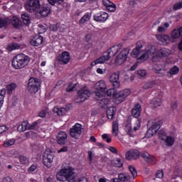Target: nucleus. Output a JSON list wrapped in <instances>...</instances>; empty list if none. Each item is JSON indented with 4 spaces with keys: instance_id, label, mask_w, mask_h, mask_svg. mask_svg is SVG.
Masks as SVG:
<instances>
[{
    "instance_id": "nucleus-1",
    "label": "nucleus",
    "mask_w": 182,
    "mask_h": 182,
    "mask_svg": "<svg viewBox=\"0 0 182 182\" xmlns=\"http://www.w3.org/2000/svg\"><path fill=\"white\" fill-rule=\"evenodd\" d=\"M156 52V50L154 48H148L145 50H141L140 47H136V48H134L132 50V52L131 53V56L132 58H136L137 62L139 63H141V62H145V60H147L149 58L151 57V54L154 53Z\"/></svg>"
},
{
    "instance_id": "nucleus-2",
    "label": "nucleus",
    "mask_w": 182,
    "mask_h": 182,
    "mask_svg": "<svg viewBox=\"0 0 182 182\" xmlns=\"http://www.w3.org/2000/svg\"><path fill=\"white\" fill-rule=\"evenodd\" d=\"M58 181H68V182H79L76 181V176L75 175L74 169L72 166H65L60 169L56 175Z\"/></svg>"
},
{
    "instance_id": "nucleus-3",
    "label": "nucleus",
    "mask_w": 182,
    "mask_h": 182,
    "mask_svg": "<svg viewBox=\"0 0 182 182\" xmlns=\"http://www.w3.org/2000/svg\"><path fill=\"white\" fill-rule=\"evenodd\" d=\"M31 62V58L23 53L18 54L16 55L12 61L11 66L14 69H23L26 68L29 63Z\"/></svg>"
},
{
    "instance_id": "nucleus-4",
    "label": "nucleus",
    "mask_w": 182,
    "mask_h": 182,
    "mask_svg": "<svg viewBox=\"0 0 182 182\" xmlns=\"http://www.w3.org/2000/svg\"><path fill=\"white\" fill-rule=\"evenodd\" d=\"M151 48H154L155 50V52L151 54L152 62H160L162 58H167V56L171 55V50L168 48H161L160 50H158L154 46H151Z\"/></svg>"
},
{
    "instance_id": "nucleus-5",
    "label": "nucleus",
    "mask_w": 182,
    "mask_h": 182,
    "mask_svg": "<svg viewBox=\"0 0 182 182\" xmlns=\"http://www.w3.org/2000/svg\"><path fill=\"white\" fill-rule=\"evenodd\" d=\"M148 126L149 129L147 130L146 136V137H151L157 134V132L161 126V122L157 119H151L148 122Z\"/></svg>"
},
{
    "instance_id": "nucleus-6",
    "label": "nucleus",
    "mask_w": 182,
    "mask_h": 182,
    "mask_svg": "<svg viewBox=\"0 0 182 182\" xmlns=\"http://www.w3.org/2000/svg\"><path fill=\"white\" fill-rule=\"evenodd\" d=\"M154 72L160 76H166L168 74V65L166 63H159L154 65Z\"/></svg>"
},
{
    "instance_id": "nucleus-7",
    "label": "nucleus",
    "mask_w": 182,
    "mask_h": 182,
    "mask_svg": "<svg viewBox=\"0 0 182 182\" xmlns=\"http://www.w3.org/2000/svg\"><path fill=\"white\" fill-rule=\"evenodd\" d=\"M28 90L31 95H35L39 90L41 82L38 78L31 77L28 80Z\"/></svg>"
},
{
    "instance_id": "nucleus-8",
    "label": "nucleus",
    "mask_w": 182,
    "mask_h": 182,
    "mask_svg": "<svg viewBox=\"0 0 182 182\" xmlns=\"http://www.w3.org/2000/svg\"><path fill=\"white\" fill-rule=\"evenodd\" d=\"M94 89L97 90V92H95V95L98 97H103V95H105V92L106 91V89H107L106 82H105L104 80H100L97 82V83H95Z\"/></svg>"
},
{
    "instance_id": "nucleus-9",
    "label": "nucleus",
    "mask_w": 182,
    "mask_h": 182,
    "mask_svg": "<svg viewBox=\"0 0 182 182\" xmlns=\"http://www.w3.org/2000/svg\"><path fill=\"white\" fill-rule=\"evenodd\" d=\"M54 158L55 154L50 149H47L43 156V164L48 168L52 167Z\"/></svg>"
},
{
    "instance_id": "nucleus-10",
    "label": "nucleus",
    "mask_w": 182,
    "mask_h": 182,
    "mask_svg": "<svg viewBox=\"0 0 182 182\" xmlns=\"http://www.w3.org/2000/svg\"><path fill=\"white\" fill-rule=\"evenodd\" d=\"M90 90L87 88V87H84L82 88L77 93V102H85L90 97Z\"/></svg>"
},
{
    "instance_id": "nucleus-11",
    "label": "nucleus",
    "mask_w": 182,
    "mask_h": 182,
    "mask_svg": "<svg viewBox=\"0 0 182 182\" xmlns=\"http://www.w3.org/2000/svg\"><path fill=\"white\" fill-rule=\"evenodd\" d=\"M129 52V48H124V50H122L115 59V65H117V66L123 65L124 62H126V60L127 59Z\"/></svg>"
},
{
    "instance_id": "nucleus-12",
    "label": "nucleus",
    "mask_w": 182,
    "mask_h": 182,
    "mask_svg": "<svg viewBox=\"0 0 182 182\" xmlns=\"http://www.w3.org/2000/svg\"><path fill=\"white\" fill-rule=\"evenodd\" d=\"M26 8L29 12H35L41 8L39 0H29L26 4Z\"/></svg>"
},
{
    "instance_id": "nucleus-13",
    "label": "nucleus",
    "mask_w": 182,
    "mask_h": 182,
    "mask_svg": "<svg viewBox=\"0 0 182 182\" xmlns=\"http://www.w3.org/2000/svg\"><path fill=\"white\" fill-rule=\"evenodd\" d=\"M70 134L71 137L74 139H77L82 134V124H75L70 129Z\"/></svg>"
},
{
    "instance_id": "nucleus-14",
    "label": "nucleus",
    "mask_w": 182,
    "mask_h": 182,
    "mask_svg": "<svg viewBox=\"0 0 182 182\" xmlns=\"http://www.w3.org/2000/svg\"><path fill=\"white\" fill-rule=\"evenodd\" d=\"M119 77L120 74L119 72L114 73L111 75L109 82L112 85L114 89H119V87H120Z\"/></svg>"
},
{
    "instance_id": "nucleus-15",
    "label": "nucleus",
    "mask_w": 182,
    "mask_h": 182,
    "mask_svg": "<svg viewBox=\"0 0 182 182\" xmlns=\"http://www.w3.org/2000/svg\"><path fill=\"white\" fill-rule=\"evenodd\" d=\"M182 38V27L173 29L171 33V42H177V39Z\"/></svg>"
},
{
    "instance_id": "nucleus-16",
    "label": "nucleus",
    "mask_w": 182,
    "mask_h": 182,
    "mask_svg": "<svg viewBox=\"0 0 182 182\" xmlns=\"http://www.w3.org/2000/svg\"><path fill=\"white\" fill-rule=\"evenodd\" d=\"M131 177L129 173H120L118 175V178H114L111 179L113 182H131Z\"/></svg>"
},
{
    "instance_id": "nucleus-17",
    "label": "nucleus",
    "mask_w": 182,
    "mask_h": 182,
    "mask_svg": "<svg viewBox=\"0 0 182 182\" xmlns=\"http://www.w3.org/2000/svg\"><path fill=\"white\" fill-rule=\"evenodd\" d=\"M130 93H132V92L129 89L121 90L116 95V100L122 103L127 96H129Z\"/></svg>"
},
{
    "instance_id": "nucleus-18",
    "label": "nucleus",
    "mask_w": 182,
    "mask_h": 182,
    "mask_svg": "<svg viewBox=\"0 0 182 182\" xmlns=\"http://www.w3.org/2000/svg\"><path fill=\"white\" fill-rule=\"evenodd\" d=\"M58 60L62 65H68L70 60V54L69 52H63L61 55H58Z\"/></svg>"
},
{
    "instance_id": "nucleus-19",
    "label": "nucleus",
    "mask_w": 182,
    "mask_h": 182,
    "mask_svg": "<svg viewBox=\"0 0 182 182\" xmlns=\"http://www.w3.org/2000/svg\"><path fill=\"white\" fill-rule=\"evenodd\" d=\"M68 141V134L66 132L60 131L57 136V142L58 144H65Z\"/></svg>"
},
{
    "instance_id": "nucleus-20",
    "label": "nucleus",
    "mask_w": 182,
    "mask_h": 182,
    "mask_svg": "<svg viewBox=\"0 0 182 182\" xmlns=\"http://www.w3.org/2000/svg\"><path fill=\"white\" fill-rule=\"evenodd\" d=\"M156 38L161 42L162 45H168L171 42V37L168 35L159 34L156 35Z\"/></svg>"
},
{
    "instance_id": "nucleus-21",
    "label": "nucleus",
    "mask_w": 182,
    "mask_h": 182,
    "mask_svg": "<svg viewBox=\"0 0 182 182\" xmlns=\"http://www.w3.org/2000/svg\"><path fill=\"white\" fill-rule=\"evenodd\" d=\"M109 18L107 13L102 11L100 14L94 16V21L96 22H106Z\"/></svg>"
},
{
    "instance_id": "nucleus-22",
    "label": "nucleus",
    "mask_w": 182,
    "mask_h": 182,
    "mask_svg": "<svg viewBox=\"0 0 182 182\" xmlns=\"http://www.w3.org/2000/svg\"><path fill=\"white\" fill-rule=\"evenodd\" d=\"M140 156V152H139L138 150H132L126 154V159L127 160H136V159H139V156Z\"/></svg>"
},
{
    "instance_id": "nucleus-23",
    "label": "nucleus",
    "mask_w": 182,
    "mask_h": 182,
    "mask_svg": "<svg viewBox=\"0 0 182 182\" xmlns=\"http://www.w3.org/2000/svg\"><path fill=\"white\" fill-rule=\"evenodd\" d=\"M53 113L57 114L58 116H65L66 113L69 112V108L68 107L59 108L58 107H54L53 109Z\"/></svg>"
},
{
    "instance_id": "nucleus-24",
    "label": "nucleus",
    "mask_w": 182,
    "mask_h": 182,
    "mask_svg": "<svg viewBox=\"0 0 182 182\" xmlns=\"http://www.w3.org/2000/svg\"><path fill=\"white\" fill-rule=\"evenodd\" d=\"M142 159H144L147 163H150V164H155L156 159L153 155H150V154L147 152H143L141 154Z\"/></svg>"
},
{
    "instance_id": "nucleus-25",
    "label": "nucleus",
    "mask_w": 182,
    "mask_h": 182,
    "mask_svg": "<svg viewBox=\"0 0 182 182\" xmlns=\"http://www.w3.org/2000/svg\"><path fill=\"white\" fill-rule=\"evenodd\" d=\"M25 48L24 46H22L17 43H11L7 46V50L9 52H12V50H16L18 49H23Z\"/></svg>"
},
{
    "instance_id": "nucleus-26",
    "label": "nucleus",
    "mask_w": 182,
    "mask_h": 182,
    "mask_svg": "<svg viewBox=\"0 0 182 182\" xmlns=\"http://www.w3.org/2000/svg\"><path fill=\"white\" fill-rule=\"evenodd\" d=\"M30 43L33 46H39L40 45H42V43H43V38L41 36H36L30 41Z\"/></svg>"
},
{
    "instance_id": "nucleus-27",
    "label": "nucleus",
    "mask_w": 182,
    "mask_h": 182,
    "mask_svg": "<svg viewBox=\"0 0 182 182\" xmlns=\"http://www.w3.org/2000/svg\"><path fill=\"white\" fill-rule=\"evenodd\" d=\"M120 50V46H114L110 49L108 50L107 53H106L107 56H109V58L112 56H116L117 53Z\"/></svg>"
},
{
    "instance_id": "nucleus-28",
    "label": "nucleus",
    "mask_w": 182,
    "mask_h": 182,
    "mask_svg": "<svg viewBox=\"0 0 182 182\" xmlns=\"http://www.w3.org/2000/svg\"><path fill=\"white\" fill-rule=\"evenodd\" d=\"M140 113H141V105L139 104H136L132 111V114L134 117H139L140 116Z\"/></svg>"
},
{
    "instance_id": "nucleus-29",
    "label": "nucleus",
    "mask_w": 182,
    "mask_h": 182,
    "mask_svg": "<svg viewBox=\"0 0 182 182\" xmlns=\"http://www.w3.org/2000/svg\"><path fill=\"white\" fill-rule=\"evenodd\" d=\"M109 59H110V56L106 54L97 59L95 62L92 63V66H95V65H97L99 63H105L106 60H109Z\"/></svg>"
},
{
    "instance_id": "nucleus-30",
    "label": "nucleus",
    "mask_w": 182,
    "mask_h": 182,
    "mask_svg": "<svg viewBox=\"0 0 182 182\" xmlns=\"http://www.w3.org/2000/svg\"><path fill=\"white\" fill-rule=\"evenodd\" d=\"M11 23L16 29H19L20 28H22V21L17 17H13L11 19Z\"/></svg>"
},
{
    "instance_id": "nucleus-31",
    "label": "nucleus",
    "mask_w": 182,
    "mask_h": 182,
    "mask_svg": "<svg viewBox=\"0 0 182 182\" xmlns=\"http://www.w3.org/2000/svg\"><path fill=\"white\" fill-rule=\"evenodd\" d=\"M162 102H163V96L158 95L156 97L154 98L152 101V105H154V107H159V106H161Z\"/></svg>"
},
{
    "instance_id": "nucleus-32",
    "label": "nucleus",
    "mask_w": 182,
    "mask_h": 182,
    "mask_svg": "<svg viewBox=\"0 0 182 182\" xmlns=\"http://www.w3.org/2000/svg\"><path fill=\"white\" fill-rule=\"evenodd\" d=\"M40 15L43 16V18H46L50 14V8L48 6H43L40 9Z\"/></svg>"
},
{
    "instance_id": "nucleus-33",
    "label": "nucleus",
    "mask_w": 182,
    "mask_h": 182,
    "mask_svg": "<svg viewBox=\"0 0 182 182\" xmlns=\"http://www.w3.org/2000/svg\"><path fill=\"white\" fill-rule=\"evenodd\" d=\"M28 121H23L21 123V124L18 125V127H17L18 132H19V133H23V132H26L28 127Z\"/></svg>"
},
{
    "instance_id": "nucleus-34",
    "label": "nucleus",
    "mask_w": 182,
    "mask_h": 182,
    "mask_svg": "<svg viewBox=\"0 0 182 182\" xmlns=\"http://www.w3.org/2000/svg\"><path fill=\"white\" fill-rule=\"evenodd\" d=\"M50 31H53V32H56L57 31H59L60 32H63L65 29V25L62 24L60 26L59 25H51L50 26Z\"/></svg>"
},
{
    "instance_id": "nucleus-35",
    "label": "nucleus",
    "mask_w": 182,
    "mask_h": 182,
    "mask_svg": "<svg viewBox=\"0 0 182 182\" xmlns=\"http://www.w3.org/2000/svg\"><path fill=\"white\" fill-rule=\"evenodd\" d=\"M114 114H116V108L109 107L107 109V116L109 120H113Z\"/></svg>"
},
{
    "instance_id": "nucleus-36",
    "label": "nucleus",
    "mask_w": 182,
    "mask_h": 182,
    "mask_svg": "<svg viewBox=\"0 0 182 182\" xmlns=\"http://www.w3.org/2000/svg\"><path fill=\"white\" fill-rule=\"evenodd\" d=\"M112 134L115 137L119 136V122H117V121H114L112 122Z\"/></svg>"
},
{
    "instance_id": "nucleus-37",
    "label": "nucleus",
    "mask_w": 182,
    "mask_h": 182,
    "mask_svg": "<svg viewBox=\"0 0 182 182\" xmlns=\"http://www.w3.org/2000/svg\"><path fill=\"white\" fill-rule=\"evenodd\" d=\"M92 18V14L86 13L79 21L80 23H85V22H89Z\"/></svg>"
},
{
    "instance_id": "nucleus-38",
    "label": "nucleus",
    "mask_w": 182,
    "mask_h": 182,
    "mask_svg": "<svg viewBox=\"0 0 182 182\" xmlns=\"http://www.w3.org/2000/svg\"><path fill=\"white\" fill-rule=\"evenodd\" d=\"M18 160L21 164H23V166H28L29 164V158H28V156H19Z\"/></svg>"
},
{
    "instance_id": "nucleus-39",
    "label": "nucleus",
    "mask_w": 182,
    "mask_h": 182,
    "mask_svg": "<svg viewBox=\"0 0 182 182\" xmlns=\"http://www.w3.org/2000/svg\"><path fill=\"white\" fill-rule=\"evenodd\" d=\"M11 23L9 18H1L0 17V28L8 26Z\"/></svg>"
},
{
    "instance_id": "nucleus-40",
    "label": "nucleus",
    "mask_w": 182,
    "mask_h": 182,
    "mask_svg": "<svg viewBox=\"0 0 182 182\" xmlns=\"http://www.w3.org/2000/svg\"><path fill=\"white\" fill-rule=\"evenodd\" d=\"M22 21L24 23V25H29L31 23V17L28 14H24L21 15Z\"/></svg>"
},
{
    "instance_id": "nucleus-41",
    "label": "nucleus",
    "mask_w": 182,
    "mask_h": 182,
    "mask_svg": "<svg viewBox=\"0 0 182 182\" xmlns=\"http://www.w3.org/2000/svg\"><path fill=\"white\" fill-rule=\"evenodd\" d=\"M5 95H6V90H0V109L2 107V105H4V99H5Z\"/></svg>"
},
{
    "instance_id": "nucleus-42",
    "label": "nucleus",
    "mask_w": 182,
    "mask_h": 182,
    "mask_svg": "<svg viewBox=\"0 0 182 182\" xmlns=\"http://www.w3.org/2000/svg\"><path fill=\"white\" fill-rule=\"evenodd\" d=\"M170 26V24L168 23H164L162 25H161L158 28V32L163 33L166 32L167 31V28Z\"/></svg>"
},
{
    "instance_id": "nucleus-43",
    "label": "nucleus",
    "mask_w": 182,
    "mask_h": 182,
    "mask_svg": "<svg viewBox=\"0 0 182 182\" xmlns=\"http://www.w3.org/2000/svg\"><path fill=\"white\" fill-rule=\"evenodd\" d=\"M6 89L7 93H9V95H11L12 92L15 91V89H16V84L11 83L6 86Z\"/></svg>"
},
{
    "instance_id": "nucleus-44",
    "label": "nucleus",
    "mask_w": 182,
    "mask_h": 182,
    "mask_svg": "<svg viewBox=\"0 0 182 182\" xmlns=\"http://www.w3.org/2000/svg\"><path fill=\"white\" fill-rule=\"evenodd\" d=\"M112 166H114L115 167H123V162L119 159H116L114 161H112Z\"/></svg>"
},
{
    "instance_id": "nucleus-45",
    "label": "nucleus",
    "mask_w": 182,
    "mask_h": 182,
    "mask_svg": "<svg viewBox=\"0 0 182 182\" xmlns=\"http://www.w3.org/2000/svg\"><path fill=\"white\" fill-rule=\"evenodd\" d=\"M154 86V81H149L145 83H144L142 87L143 89L147 90V89H151Z\"/></svg>"
},
{
    "instance_id": "nucleus-46",
    "label": "nucleus",
    "mask_w": 182,
    "mask_h": 182,
    "mask_svg": "<svg viewBox=\"0 0 182 182\" xmlns=\"http://www.w3.org/2000/svg\"><path fill=\"white\" fill-rule=\"evenodd\" d=\"M129 170L131 174H132L133 178H136L137 177V171H136V168L133 166H129Z\"/></svg>"
},
{
    "instance_id": "nucleus-47",
    "label": "nucleus",
    "mask_w": 182,
    "mask_h": 182,
    "mask_svg": "<svg viewBox=\"0 0 182 182\" xmlns=\"http://www.w3.org/2000/svg\"><path fill=\"white\" fill-rule=\"evenodd\" d=\"M76 86H77V83L73 84L70 82L66 89L67 92H75L76 90Z\"/></svg>"
},
{
    "instance_id": "nucleus-48",
    "label": "nucleus",
    "mask_w": 182,
    "mask_h": 182,
    "mask_svg": "<svg viewBox=\"0 0 182 182\" xmlns=\"http://www.w3.org/2000/svg\"><path fill=\"white\" fill-rule=\"evenodd\" d=\"M164 141L166 143L167 146H173V144H174V138L166 136Z\"/></svg>"
},
{
    "instance_id": "nucleus-49",
    "label": "nucleus",
    "mask_w": 182,
    "mask_h": 182,
    "mask_svg": "<svg viewBox=\"0 0 182 182\" xmlns=\"http://www.w3.org/2000/svg\"><path fill=\"white\" fill-rule=\"evenodd\" d=\"M15 141H16L15 139H9L4 143V147H9V146H14V144H15Z\"/></svg>"
},
{
    "instance_id": "nucleus-50",
    "label": "nucleus",
    "mask_w": 182,
    "mask_h": 182,
    "mask_svg": "<svg viewBox=\"0 0 182 182\" xmlns=\"http://www.w3.org/2000/svg\"><path fill=\"white\" fill-rule=\"evenodd\" d=\"M38 124H39V122L36 121L32 124L28 126V130H38Z\"/></svg>"
},
{
    "instance_id": "nucleus-51",
    "label": "nucleus",
    "mask_w": 182,
    "mask_h": 182,
    "mask_svg": "<svg viewBox=\"0 0 182 182\" xmlns=\"http://www.w3.org/2000/svg\"><path fill=\"white\" fill-rule=\"evenodd\" d=\"M178 72H180V69H178V67L177 66H173L171 70H170V73L171 75H177V73H178Z\"/></svg>"
},
{
    "instance_id": "nucleus-52",
    "label": "nucleus",
    "mask_w": 182,
    "mask_h": 182,
    "mask_svg": "<svg viewBox=\"0 0 182 182\" xmlns=\"http://www.w3.org/2000/svg\"><path fill=\"white\" fill-rule=\"evenodd\" d=\"M101 107H106L109 105V99L104 98L100 101Z\"/></svg>"
},
{
    "instance_id": "nucleus-53",
    "label": "nucleus",
    "mask_w": 182,
    "mask_h": 182,
    "mask_svg": "<svg viewBox=\"0 0 182 182\" xmlns=\"http://www.w3.org/2000/svg\"><path fill=\"white\" fill-rule=\"evenodd\" d=\"M141 124L140 123V120L137 119L134 126V132H137V130L140 129Z\"/></svg>"
},
{
    "instance_id": "nucleus-54",
    "label": "nucleus",
    "mask_w": 182,
    "mask_h": 182,
    "mask_svg": "<svg viewBox=\"0 0 182 182\" xmlns=\"http://www.w3.org/2000/svg\"><path fill=\"white\" fill-rule=\"evenodd\" d=\"M107 9L109 11V12H114L116 11V4L111 3L107 7Z\"/></svg>"
},
{
    "instance_id": "nucleus-55",
    "label": "nucleus",
    "mask_w": 182,
    "mask_h": 182,
    "mask_svg": "<svg viewBox=\"0 0 182 182\" xmlns=\"http://www.w3.org/2000/svg\"><path fill=\"white\" fill-rule=\"evenodd\" d=\"M31 147L33 149V150H42V149H43V146L37 144H32Z\"/></svg>"
},
{
    "instance_id": "nucleus-56",
    "label": "nucleus",
    "mask_w": 182,
    "mask_h": 182,
    "mask_svg": "<svg viewBox=\"0 0 182 182\" xmlns=\"http://www.w3.org/2000/svg\"><path fill=\"white\" fill-rule=\"evenodd\" d=\"M38 31L39 33H45V32H46V27L42 24H40L38 25Z\"/></svg>"
},
{
    "instance_id": "nucleus-57",
    "label": "nucleus",
    "mask_w": 182,
    "mask_h": 182,
    "mask_svg": "<svg viewBox=\"0 0 182 182\" xmlns=\"http://www.w3.org/2000/svg\"><path fill=\"white\" fill-rule=\"evenodd\" d=\"M48 2L50 5H54L55 4H62V2H63V0H48Z\"/></svg>"
},
{
    "instance_id": "nucleus-58",
    "label": "nucleus",
    "mask_w": 182,
    "mask_h": 182,
    "mask_svg": "<svg viewBox=\"0 0 182 182\" xmlns=\"http://www.w3.org/2000/svg\"><path fill=\"white\" fill-rule=\"evenodd\" d=\"M181 8H182V1L173 5L174 11H178V9H181Z\"/></svg>"
},
{
    "instance_id": "nucleus-59",
    "label": "nucleus",
    "mask_w": 182,
    "mask_h": 182,
    "mask_svg": "<svg viewBox=\"0 0 182 182\" xmlns=\"http://www.w3.org/2000/svg\"><path fill=\"white\" fill-rule=\"evenodd\" d=\"M159 137L161 140H166L167 136H166V132H160L159 133Z\"/></svg>"
},
{
    "instance_id": "nucleus-60",
    "label": "nucleus",
    "mask_w": 182,
    "mask_h": 182,
    "mask_svg": "<svg viewBox=\"0 0 182 182\" xmlns=\"http://www.w3.org/2000/svg\"><path fill=\"white\" fill-rule=\"evenodd\" d=\"M137 74L139 75V76H141V77H144V76L147 75V73L146 72L145 70H138Z\"/></svg>"
},
{
    "instance_id": "nucleus-61",
    "label": "nucleus",
    "mask_w": 182,
    "mask_h": 182,
    "mask_svg": "<svg viewBox=\"0 0 182 182\" xmlns=\"http://www.w3.org/2000/svg\"><path fill=\"white\" fill-rule=\"evenodd\" d=\"M125 132H127V133H129V132H132V124L130 122L127 123L125 125Z\"/></svg>"
},
{
    "instance_id": "nucleus-62",
    "label": "nucleus",
    "mask_w": 182,
    "mask_h": 182,
    "mask_svg": "<svg viewBox=\"0 0 182 182\" xmlns=\"http://www.w3.org/2000/svg\"><path fill=\"white\" fill-rule=\"evenodd\" d=\"M177 107H178L177 102L176 101L172 102L171 104V109L175 111V110H177Z\"/></svg>"
},
{
    "instance_id": "nucleus-63",
    "label": "nucleus",
    "mask_w": 182,
    "mask_h": 182,
    "mask_svg": "<svg viewBox=\"0 0 182 182\" xmlns=\"http://www.w3.org/2000/svg\"><path fill=\"white\" fill-rule=\"evenodd\" d=\"M164 176V173L163 172V171L160 170L156 172L157 178H163Z\"/></svg>"
},
{
    "instance_id": "nucleus-64",
    "label": "nucleus",
    "mask_w": 182,
    "mask_h": 182,
    "mask_svg": "<svg viewBox=\"0 0 182 182\" xmlns=\"http://www.w3.org/2000/svg\"><path fill=\"white\" fill-rule=\"evenodd\" d=\"M3 182H14V180H12V178L7 176L3 178Z\"/></svg>"
}]
</instances>
